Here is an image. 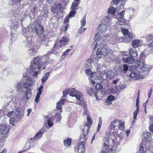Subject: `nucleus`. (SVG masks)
I'll use <instances>...</instances> for the list:
<instances>
[{
  "label": "nucleus",
  "instance_id": "nucleus-1",
  "mask_svg": "<svg viewBox=\"0 0 153 153\" xmlns=\"http://www.w3.org/2000/svg\"><path fill=\"white\" fill-rule=\"evenodd\" d=\"M49 58L48 55L43 56H38L31 61L29 71L30 72V75L32 74L33 77L37 78V75L40 73V71H37L42 68L43 65H45L49 63Z\"/></svg>",
  "mask_w": 153,
  "mask_h": 153
},
{
  "label": "nucleus",
  "instance_id": "nucleus-2",
  "mask_svg": "<svg viewBox=\"0 0 153 153\" xmlns=\"http://www.w3.org/2000/svg\"><path fill=\"white\" fill-rule=\"evenodd\" d=\"M104 41V39H101L95 43L94 49H97L96 56L94 58V59L96 61H98L101 59L102 55L106 56L108 54L109 48L105 45Z\"/></svg>",
  "mask_w": 153,
  "mask_h": 153
},
{
  "label": "nucleus",
  "instance_id": "nucleus-3",
  "mask_svg": "<svg viewBox=\"0 0 153 153\" xmlns=\"http://www.w3.org/2000/svg\"><path fill=\"white\" fill-rule=\"evenodd\" d=\"M112 133H114V131ZM115 137L114 134L111 135L110 134L107 136L106 138V142H104V145L102 146V150L100 153H114L116 148L113 145V139Z\"/></svg>",
  "mask_w": 153,
  "mask_h": 153
},
{
  "label": "nucleus",
  "instance_id": "nucleus-4",
  "mask_svg": "<svg viewBox=\"0 0 153 153\" xmlns=\"http://www.w3.org/2000/svg\"><path fill=\"white\" fill-rule=\"evenodd\" d=\"M70 96L75 97L78 100L76 103L79 105H82L83 103V95L81 92L74 88L70 89Z\"/></svg>",
  "mask_w": 153,
  "mask_h": 153
},
{
  "label": "nucleus",
  "instance_id": "nucleus-5",
  "mask_svg": "<svg viewBox=\"0 0 153 153\" xmlns=\"http://www.w3.org/2000/svg\"><path fill=\"white\" fill-rule=\"evenodd\" d=\"M109 127L115 130V133L116 134L118 129L123 130L125 128L124 123L120 120L115 119L111 122Z\"/></svg>",
  "mask_w": 153,
  "mask_h": 153
},
{
  "label": "nucleus",
  "instance_id": "nucleus-6",
  "mask_svg": "<svg viewBox=\"0 0 153 153\" xmlns=\"http://www.w3.org/2000/svg\"><path fill=\"white\" fill-rule=\"evenodd\" d=\"M31 28L32 31H35L38 35H41L43 32V27L36 22H33Z\"/></svg>",
  "mask_w": 153,
  "mask_h": 153
},
{
  "label": "nucleus",
  "instance_id": "nucleus-7",
  "mask_svg": "<svg viewBox=\"0 0 153 153\" xmlns=\"http://www.w3.org/2000/svg\"><path fill=\"white\" fill-rule=\"evenodd\" d=\"M121 30L125 36L124 39V42L127 43L131 41L133 37L132 34L129 33L128 29H124L123 27H121Z\"/></svg>",
  "mask_w": 153,
  "mask_h": 153
},
{
  "label": "nucleus",
  "instance_id": "nucleus-8",
  "mask_svg": "<svg viewBox=\"0 0 153 153\" xmlns=\"http://www.w3.org/2000/svg\"><path fill=\"white\" fill-rule=\"evenodd\" d=\"M29 73L30 75V72H29ZM28 75L29 74H27L25 75L24 74V77L22 79L23 80L24 79L25 80V81L24 82L23 84L24 85L25 88H26L32 86L33 85V81L28 76Z\"/></svg>",
  "mask_w": 153,
  "mask_h": 153
},
{
  "label": "nucleus",
  "instance_id": "nucleus-9",
  "mask_svg": "<svg viewBox=\"0 0 153 153\" xmlns=\"http://www.w3.org/2000/svg\"><path fill=\"white\" fill-rule=\"evenodd\" d=\"M137 65L140 68L141 72L142 73H145L146 74L148 73V72L150 69L149 65L145 64L140 61L137 62Z\"/></svg>",
  "mask_w": 153,
  "mask_h": 153
},
{
  "label": "nucleus",
  "instance_id": "nucleus-10",
  "mask_svg": "<svg viewBox=\"0 0 153 153\" xmlns=\"http://www.w3.org/2000/svg\"><path fill=\"white\" fill-rule=\"evenodd\" d=\"M21 22V19H12L11 21V25H10L11 30L15 31L18 27L19 23Z\"/></svg>",
  "mask_w": 153,
  "mask_h": 153
},
{
  "label": "nucleus",
  "instance_id": "nucleus-11",
  "mask_svg": "<svg viewBox=\"0 0 153 153\" xmlns=\"http://www.w3.org/2000/svg\"><path fill=\"white\" fill-rule=\"evenodd\" d=\"M10 127L6 123H1L0 125V131L1 134H7L10 130Z\"/></svg>",
  "mask_w": 153,
  "mask_h": 153
},
{
  "label": "nucleus",
  "instance_id": "nucleus-12",
  "mask_svg": "<svg viewBox=\"0 0 153 153\" xmlns=\"http://www.w3.org/2000/svg\"><path fill=\"white\" fill-rule=\"evenodd\" d=\"M125 12V11H123L118 15L119 17L118 19L119 21L118 25L122 26L125 25L126 21L124 18Z\"/></svg>",
  "mask_w": 153,
  "mask_h": 153
},
{
  "label": "nucleus",
  "instance_id": "nucleus-13",
  "mask_svg": "<svg viewBox=\"0 0 153 153\" xmlns=\"http://www.w3.org/2000/svg\"><path fill=\"white\" fill-rule=\"evenodd\" d=\"M14 115L18 120H20L23 117L24 111L21 108H19L15 111Z\"/></svg>",
  "mask_w": 153,
  "mask_h": 153
},
{
  "label": "nucleus",
  "instance_id": "nucleus-14",
  "mask_svg": "<svg viewBox=\"0 0 153 153\" xmlns=\"http://www.w3.org/2000/svg\"><path fill=\"white\" fill-rule=\"evenodd\" d=\"M129 77L133 78L135 80H137L139 79H143L144 78L143 76L140 75V73L138 71L132 72L129 75Z\"/></svg>",
  "mask_w": 153,
  "mask_h": 153
},
{
  "label": "nucleus",
  "instance_id": "nucleus-15",
  "mask_svg": "<svg viewBox=\"0 0 153 153\" xmlns=\"http://www.w3.org/2000/svg\"><path fill=\"white\" fill-rule=\"evenodd\" d=\"M69 40L66 36H63L61 38L58 42L59 44V47L61 48L63 46L67 45L68 43Z\"/></svg>",
  "mask_w": 153,
  "mask_h": 153
},
{
  "label": "nucleus",
  "instance_id": "nucleus-16",
  "mask_svg": "<svg viewBox=\"0 0 153 153\" xmlns=\"http://www.w3.org/2000/svg\"><path fill=\"white\" fill-rule=\"evenodd\" d=\"M108 27V25H106L104 23H100L99 25L98 30L100 33H104L107 30Z\"/></svg>",
  "mask_w": 153,
  "mask_h": 153
},
{
  "label": "nucleus",
  "instance_id": "nucleus-17",
  "mask_svg": "<svg viewBox=\"0 0 153 153\" xmlns=\"http://www.w3.org/2000/svg\"><path fill=\"white\" fill-rule=\"evenodd\" d=\"M44 129L43 128H42L35 135L34 137L30 138V140H39L40 138H41L42 137L43 134L44 133Z\"/></svg>",
  "mask_w": 153,
  "mask_h": 153
},
{
  "label": "nucleus",
  "instance_id": "nucleus-18",
  "mask_svg": "<svg viewBox=\"0 0 153 153\" xmlns=\"http://www.w3.org/2000/svg\"><path fill=\"white\" fill-rule=\"evenodd\" d=\"M24 83V80L22 79L19 82L14 85L15 88L17 91L20 92L22 91V86Z\"/></svg>",
  "mask_w": 153,
  "mask_h": 153
},
{
  "label": "nucleus",
  "instance_id": "nucleus-19",
  "mask_svg": "<svg viewBox=\"0 0 153 153\" xmlns=\"http://www.w3.org/2000/svg\"><path fill=\"white\" fill-rule=\"evenodd\" d=\"M89 127L88 125H85L84 127L82 130L83 134L81 135V137L83 138V139L85 140L86 139V135L89 131Z\"/></svg>",
  "mask_w": 153,
  "mask_h": 153
},
{
  "label": "nucleus",
  "instance_id": "nucleus-20",
  "mask_svg": "<svg viewBox=\"0 0 153 153\" xmlns=\"http://www.w3.org/2000/svg\"><path fill=\"white\" fill-rule=\"evenodd\" d=\"M85 149V147L84 145V143L83 141L79 142L78 145V152L79 153H83Z\"/></svg>",
  "mask_w": 153,
  "mask_h": 153
},
{
  "label": "nucleus",
  "instance_id": "nucleus-21",
  "mask_svg": "<svg viewBox=\"0 0 153 153\" xmlns=\"http://www.w3.org/2000/svg\"><path fill=\"white\" fill-rule=\"evenodd\" d=\"M59 44L57 42L53 46V48L52 52L54 54L57 55L60 51V49L61 48L59 47Z\"/></svg>",
  "mask_w": 153,
  "mask_h": 153
},
{
  "label": "nucleus",
  "instance_id": "nucleus-22",
  "mask_svg": "<svg viewBox=\"0 0 153 153\" xmlns=\"http://www.w3.org/2000/svg\"><path fill=\"white\" fill-rule=\"evenodd\" d=\"M142 41L140 40H135L132 42V45L134 48H136L141 46Z\"/></svg>",
  "mask_w": 153,
  "mask_h": 153
},
{
  "label": "nucleus",
  "instance_id": "nucleus-23",
  "mask_svg": "<svg viewBox=\"0 0 153 153\" xmlns=\"http://www.w3.org/2000/svg\"><path fill=\"white\" fill-rule=\"evenodd\" d=\"M123 61L124 62L128 64H132L134 62V59L131 56L126 57L122 59Z\"/></svg>",
  "mask_w": 153,
  "mask_h": 153
},
{
  "label": "nucleus",
  "instance_id": "nucleus-24",
  "mask_svg": "<svg viewBox=\"0 0 153 153\" xmlns=\"http://www.w3.org/2000/svg\"><path fill=\"white\" fill-rule=\"evenodd\" d=\"M100 77H96L95 80H101L105 79L107 78V73L105 71H103L100 73Z\"/></svg>",
  "mask_w": 153,
  "mask_h": 153
},
{
  "label": "nucleus",
  "instance_id": "nucleus-25",
  "mask_svg": "<svg viewBox=\"0 0 153 153\" xmlns=\"http://www.w3.org/2000/svg\"><path fill=\"white\" fill-rule=\"evenodd\" d=\"M65 102V100L62 99V97L60 100L57 103L56 108L59 110L62 109V105L64 104Z\"/></svg>",
  "mask_w": 153,
  "mask_h": 153
},
{
  "label": "nucleus",
  "instance_id": "nucleus-26",
  "mask_svg": "<svg viewBox=\"0 0 153 153\" xmlns=\"http://www.w3.org/2000/svg\"><path fill=\"white\" fill-rule=\"evenodd\" d=\"M111 18L109 17V16H108L105 17L104 19L103 20H102V21L101 22V23H103L104 24L106 25H108V26H109L110 25V23L111 21Z\"/></svg>",
  "mask_w": 153,
  "mask_h": 153
},
{
  "label": "nucleus",
  "instance_id": "nucleus-27",
  "mask_svg": "<svg viewBox=\"0 0 153 153\" xmlns=\"http://www.w3.org/2000/svg\"><path fill=\"white\" fill-rule=\"evenodd\" d=\"M41 40L42 42V45L46 47L48 46V43L49 42V41L48 39L45 36H44L43 38H41Z\"/></svg>",
  "mask_w": 153,
  "mask_h": 153
},
{
  "label": "nucleus",
  "instance_id": "nucleus-28",
  "mask_svg": "<svg viewBox=\"0 0 153 153\" xmlns=\"http://www.w3.org/2000/svg\"><path fill=\"white\" fill-rule=\"evenodd\" d=\"M115 11V8L112 6H111L108 8V12L109 15H111L112 16H114Z\"/></svg>",
  "mask_w": 153,
  "mask_h": 153
},
{
  "label": "nucleus",
  "instance_id": "nucleus-29",
  "mask_svg": "<svg viewBox=\"0 0 153 153\" xmlns=\"http://www.w3.org/2000/svg\"><path fill=\"white\" fill-rule=\"evenodd\" d=\"M25 43L27 46L30 47L32 43V38L30 36H26V40L25 41Z\"/></svg>",
  "mask_w": 153,
  "mask_h": 153
},
{
  "label": "nucleus",
  "instance_id": "nucleus-30",
  "mask_svg": "<svg viewBox=\"0 0 153 153\" xmlns=\"http://www.w3.org/2000/svg\"><path fill=\"white\" fill-rule=\"evenodd\" d=\"M96 72H94L92 71L90 69H87L85 71L86 74L90 76L91 78H93V77L94 76Z\"/></svg>",
  "mask_w": 153,
  "mask_h": 153
},
{
  "label": "nucleus",
  "instance_id": "nucleus-31",
  "mask_svg": "<svg viewBox=\"0 0 153 153\" xmlns=\"http://www.w3.org/2000/svg\"><path fill=\"white\" fill-rule=\"evenodd\" d=\"M129 53L131 57H135L137 56V53L136 50L132 49H130L129 50Z\"/></svg>",
  "mask_w": 153,
  "mask_h": 153
},
{
  "label": "nucleus",
  "instance_id": "nucleus-32",
  "mask_svg": "<svg viewBox=\"0 0 153 153\" xmlns=\"http://www.w3.org/2000/svg\"><path fill=\"white\" fill-rule=\"evenodd\" d=\"M50 73V72H48L45 74L42 78V83H44L48 79Z\"/></svg>",
  "mask_w": 153,
  "mask_h": 153
},
{
  "label": "nucleus",
  "instance_id": "nucleus-33",
  "mask_svg": "<svg viewBox=\"0 0 153 153\" xmlns=\"http://www.w3.org/2000/svg\"><path fill=\"white\" fill-rule=\"evenodd\" d=\"M94 67H93L92 68L93 69L94 71L96 72L98 71L99 68L101 67V64L98 63H95L94 64Z\"/></svg>",
  "mask_w": 153,
  "mask_h": 153
},
{
  "label": "nucleus",
  "instance_id": "nucleus-34",
  "mask_svg": "<svg viewBox=\"0 0 153 153\" xmlns=\"http://www.w3.org/2000/svg\"><path fill=\"white\" fill-rule=\"evenodd\" d=\"M115 76L114 73L111 71H109L107 73V77L112 79Z\"/></svg>",
  "mask_w": 153,
  "mask_h": 153
},
{
  "label": "nucleus",
  "instance_id": "nucleus-35",
  "mask_svg": "<svg viewBox=\"0 0 153 153\" xmlns=\"http://www.w3.org/2000/svg\"><path fill=\"white\" fill-rule=\"evenodd\" d=\"M71 140L70 138H68L66 140L64 141V143L65 146H70L71 145Z\"/></svg>",
  "mask_w": 153,
  "mask_h": 153
},
{
  "label": "nucleus",
  "instance_id": "nucleus-36",
  "mask_svg": "<svg viewBox=\"0 0 153 153\" xmlns=\"http://www.w3.org/2000/svg\"><path fill=\"white\" fill-rule=\"evenodd\" d=\"M55 117L57 119L56 121L57 122H59L61 120L62 116L60 115V112L59 111L56 112V113Z\"/></svg>",
  "mask_w": 153,
  "mask_h": 153
},
{
  "label": "nucleus",
  "instance_id": "nucleus-37",
  "mask_svg": "<svg viewBox=\"0 0 153 153\" xmlns=\"http://www.w3.org/2000/svg\"><path fill=\"white\" fill-rule=\"evenodd\" d=\"M92 60L91 59H88L86 62L85 65L86 68L90 69L91 67Z\"/></svg>",
  "mask_w": 153,
  "mask_h": 153
},
{
  "label": "nucleus",
  "instance_id": "nucleus-38",
  "mask_svg": "<svg viewBox=\"0 0 153 153\" xmlns=\"http://www.w3.org/2000/svg\"><path fill=\"white\" fill-rule=\"evenodd\" d=\"M79 2L74 1L72 4L71 9L72 10H75L79 4Z\"/></svg>",
  "mask_w": 153,
  "mask_h": 153
},
{
  "label": "nucleus",
  "instance_id": "nucleus-39",
  "mask_svg": "<svg viewBox=\"0 0 153 153\" xmlns=\"http://www.w3.org/2000/svg\"><path fill=\"white\" fill-rule=\"evenodd\" d=\"M51 10L53 13H57L59 10V8L57 6L54 5L51 7Z\"/></svg>",
  "mask_w": 153,
  "mask_h": 153
},
{
  "label": "nucleus",
  "instance_id": "nucleus-40",
  "mask_svg": "<svg viewBox=\"0 0 153 153\" xmlns=\"http://www.w3.org/2000/svg\"><path fill=\"white\" fill-rule=\"evenodd\" d=\"M95 39L97 41H94V46H95V43L97 42L98 41L100 40L101 39H103L100 38V35L99 33H97L96 34L95 36Z\"/></svg>",
  "mask_w": 153,
  "mask_h": 153
},
{
  "label": "nucleus",
  "instance_id": "nucleus-41",
  "mask_svg": "<svg viewBox=\"0 0 153 153\" xmlns=\"http://www.w3.org/2000/svg\"><path fill=\"white\" fill-rule=\"evenodd\" d=\"M102 122V118L101 117H100L99 118L98 125L97 128V131H100Z\"/></svg>",
  "mask_w": 153,
  "mask_h": 153
},
{
  "label": "nucleus",
  "instance_id": "nucleus-42",
  "mask_svg": "<svg viewBox=\"0 0 153 153\" xmlns=\"http://www.w3.org/2000/svg\"><path fill=\"white\" fill-rule=\"evenodd\" d=\"M138 66L136 65H132L130 66V71L133 72L137 71V70L138 68Z\"/></svg>",
  "mask_w": 153,
  "mask_h": 153
},
{
  "label": "nucleus",
  "instance_id": "nucleus-43",
  "mask_svg": "<svg viewBox=\"0 0 153 153\" xmlns=\"http://www.w3.org/2000/svg\"><path fill=\"white\" fill-rule=\"evenodd\" d=\"M86 15H85L83 17L81 21V26L82 27H84L86 25Z\"/></svg>",
  "mask_w": 153,
  "mask_h": 153
},
{
  "label": "nucleus",
  "instance_id": "nucleus-44",
  "mask_svg": "<svg viewBox=\"0 0 153 153\" xmlns=\"http://www.w3.org/2000/svg\"><path fill=\"white\" fill-rule=\"evenodd\" d=\"M121 0H112L111 2V5L113 6L114 5H117L119 3Z\"/></svg>",
  "mask_w": 153,
  "mask_h": 153
},
{
  "label": "nucleus",
  "instance_id": "nucleus-45",
  "mask_svg": "<svg viewBox=\"0 0 153 153\" xmlns=\"http://www.w3.org/2000/svg\"><path fill=\"white\" fill-rule=\"evenodd\" d=\"M36 52V51L34 48H31L29 50V54L31 56L34 55Z\"/></svg>",
  "mask_w": 153,
  "mask_h": 153
},
{
  "label": "nucleus",
  "instance_id": "nucleus-46",
  "mask_svg": "<svg viewBox=\"0 0 153 153\" xmlns=\"http://www.w3.org/2000/svg\"><path fill=\"white\" fill-rule=\"evenodd\" d=\"M10 123L13 126L16 123V122L14 117H12L10 120Z\"/></svg>",
  "mask_w": 153,
  "mask_h": 153
},
{
  "label": "nucleus",
  "instance_id": "nucleus-47",
  "mask_svg": "<svg viewBox=\"0 0 153 153\" xmlns=\"http://www.w3.org/2000/svg\"><path fill=\"white\" fill-rule=\"evenodd\" d=\"M148 48L150 52L153 53V41L149 44Z\"/></svg>",
  "mask_w": 153,
  "mask_h": 153
},
{
  "label": "nucleus",
  "instance_id": "nucleus-48",
  "mask_svg": "<svg viewBox=\"0 0 153 153\" xmlns=\"http://www.w3.org/2000/svg\"><path fill=\"white\" fill-rule=\"evenodd\" d=\"M151 134L149 132H145L143 134V137L146 139L148 138L150 136Z\"/></svg>",
  "mask_w": 153,
  "mask_h": 153
},
{
  "label": "nucleus",
  "instance_id": "nucleus-49",
  "mask_svg": "<svg viewBox=\"0 0 153 153\" xmlns=\"http://www.w3.org/2000/svg\"><path fill=\"white\" fill-rule=\"evenodd\" d=\"M146 39L147 40H153V34H148L146 36Z\"/></svg>",
  "mask_w": 153,
  "mask_h": 153
},
{
  "label": "nucleus",
  "instance_id": "nucleus-50",
  "mask_svg": "<svg viewBox=\"0 0 153 153\" xmlns=\"http://www.w3.org/2000/svg\"><path fill=\"white\" fill-rule=\"evenodd\" d=\"M83 27L81 26L79 29L78 31V33L79 34H80L82 33H84L86 29V28H83Z\"/></svg>",
  "mask_w": 153,
  "mask_h": 153
},
{
  "label": "nucleus",
  "instance_id": "nucleus-51",
  "mask_svg": "<svg viewBox=\"0 0 153 153\" xmlns=\"http://www.w3.org/2000/svg\"><path fill=\"white\" fill-rule=\"evenodd\" d=\"M46 122L48 123L49 126L52 127L53 126V122L51 121L50 119H46Z\"/></svg>",
  "mask_w": 153,
  "mask_h": 153
},
{
  "label": "nucleus",
  "instance_id": "nucleus-52",
  "mask_svg": "<svg viewBox=\"0 0 153 153\" xmlns=\"http://www.w3.org/2000/svg\"><path fill=\"white\" fill-rule=\"evenodd\" d=\"M43 86L41 85L38 88V91L37 92V94L39 95H40L42 92V91L43 88Z\"/></svg>",
  "mask_w": 153,
  "mask_h": 153
},
{
  "label": "nucleus",
  "instance_id": "nucleus-53",
  "mask_svg": "<svg viewBox=\"0 0 153 153\" xmlns=\"http://www.w3.org/2000/svg\"><path fill=\"white\" fill-rule=\"evenodd\" d=\"M31 94L30 92L29 91H27L26 93V97L27 99H26V100L27 101L28 99H29L30 97Z\"/></svg>",
  "mask_w": 153,
  "mask_h": 153
},
{
  "label": "nucleus",
  "instance_id": "nucleus-54",
  "mask_svg": "<svg viewBox=\"0 0 153 153\" xmlns=\"http://www.w3.org/2000/svg\"><path fill=\"white\" fill-rule=\"evenodd\" d=\"M71 50V49H67L65 52L63 53L62 55V56H64L67 55Z\"/></svg>",
  "mask_w": 153,
  "mask_h": 153
},
{
  "label": "nucleus",
  "instance_id": "nucleus-55",
  "mask_svg": "<svg viewBox=\"0 0 153 153\" xmlns=\"http://www.w3.org/2000/svg\"><path fill=\"white\" fill-rule=\"evenodd\" d=\"M70 89L69 90H65L63 91V97H66V95L68 94L69 93L70 94Z\"/></svg>",
  "mask_w": 153,
  "mask_h": 153
},
{
  "label": "nucleus",
  "instance_id": "nucleus-56",
  "mask_svg": "<svg viewBox=\"0 0 153 153\" xmlns=\"http://www.w3.org/2000/svg\"><path fill=\"white\" fill-rule=\"evenodd\" d=\"M107 99L108 100L111 101L114 100V97L112 95H109L107 97Z\"/></svg>",
  "mask_w": 153,
  "mask_h": 153
},
{
  "label": "nucleus",
  "instance_id": "nucleus-57",
  "mask_svg": "<svg viewBox=\"0 0 153 153\" xmlns=\"http://www.w3.org/2000/svg\"><path fill=\"white\" fill-rule=\"evenodd\" d=\"M102 86L100 84H97L95 87V88L97 90L102 89Z\"/></svg>",
  "mask_w": 153,
  "mask_h": 153
},
{
  "label": "nucleus",
  "instance_id": "nucleus-58",
  "mask_svg": "<svg viewBox=\"0 0 153 153\" xmlns=\"http://www.w3.org/2000/svg\"><path fill=\"white\" fill-rule=\"evenodd\" d=\"M72 10V11H71L70 13L68 15L70 17H73L75 14V10Z\"/></svg>",
  "mask_w": 153,
  "mask_h": 153
},
{
  "label": "nucleus",
  "instance_id": "nucleus-59",
  "mask_svg": "<svg viewBox=\"0 0 153 153\" xmlns=\"http://www.w3.org/2000/svg\"><path fill=\"white\" fill-rule=\"evenodd\" d=\"M138 110H136L134 112V120H136V119L137 114L138 112Z\"/></svg>",
  "mask_w": 153,
  "mask_h": 153
},
{
  "label": "nucleus",
  "instance_id": "nucleus-60",
  "mask_svg": "<svg viewBox=\"0 0 153 153\" xmlns=\"http://www.w3.org/2000/svg\"><path fill=\"white\" fill-rule=\"evenodd\" d=\"M40 95L36 94V97L35 99V101L36 102V103H38L39 102V98L40 97Z\"/></svg>",
  "mask_w": 153,
  "mask_h": 153
},
{
  "label": "nucleus",
  "instance_id": "nucleus-61",
  "mask_svg": "<svg viewBox=\"0 0 153 153\" xmlns=\"http://www.w3.org/2000/svg\"><path fill=\"white\" fill-rule=\"evenodd\" d=\"M87 119L88 121V122L91 124H92L93 123V121L92 119H91L90 116H89L88 115L87 116Z\"/></svg>",
  "mask_w": 153,
  "mask_h": 153
},
{
  "label": "nucleus",
  "instance_id": "nucleus-62",
  "mask_svg": "<svg viewBox=\"0 0 153 153\" xmlns=\"http://www.w3.org/2000/svg\"><path fill=\"white\" fill-rule=\"evenodd\" d=\"M87 92L89 95H91L93 93V89L90 88Z\"/></svg>",
  "mask_w": 153,
  "mask_h": 153
},
{
  "label": "nucleus",
  "instance_id": "nucleus-63",
  "mask_svg": "<svg viewBox=\"0 0 153 153\" xmlns=\"http://www.w3.org/2000/svg\"><path fill=\"white\" fill-rule=\"evenodd\" d=\"M70 18V17H69V16H67L65 17V19L64 20V22L65 23H67L69 22V19Z\"/></svg>",
  "mask_w": 153,
  "mask_h": 153
},
{
  "label": "nucleus",
  "instance_id": "nucleus-64",
  "mask_svg": "<svg viewBox=\"0 0 153 153\" xmlns=\"http://www.w3.org/2000/svg\"><path fill=\"white\" fill-rule=\"evenodd\" d=\"M149 128L150 131L151 132H153V124H151L149 126Z\"/></svg>",
  "mask_w": 153,
  "mask_h": 153
}]
</instances>
